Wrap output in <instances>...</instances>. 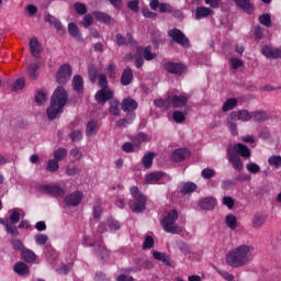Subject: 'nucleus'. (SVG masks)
<instances>
[{
    "label": "nucleus",
    "instance_id": "obj_29",
    "mask_svg": "<svg viewBox=\"0 0 281 281\" xmlns=\"http://www.w3.org/2000/svg\"><path fill=\"white\" fill-rule=\"evenodd\" d=\"M267 222V217L262 214H256L252 220V226L258 229L259 227H262L265 223Z\"/></svg>",
    "mask_w": 281,
    "mask_h": 281
},
{
    "label": "nucleus",
    "instance_id": "obj_45",
    "mask_svg": "<svg viewBox=\"0 0 281 281\" xmlns=\"http://www.w3.org/2000/svg\"><path fill=\"white\" fill-rule=\"evenodd\" d=\"M54 157L55 160L57 161H63V159H65L67 157V149L65 148H58L55 153H54Z\"/></svg>",
    "mask_w": 281,
    "mask_h": 281
},
{
    "label": "nucleus",
    "instance_id": "obj_17",
    "mask_svg": "<svg viewBox=\"0 0 281 281\" xmlns=\"http://www.w3.org/2000/svg\"><path fill=\"white\" fill-rule=\"evenodd\" d=\"M188 157H190V150L186 148L176 149L171 155L172 161L177 162L183 161V159H188Z\"/></svg>",
    "mask_w": 281,
    "mask_h": 281
},
{
    "label": "nucleus",
    "instance_id": "obj_18",
    "mask_svg": "<svg viewBox=\"0 0 281 281\" xmlns=\"http://www.w3.org/2000/svg\"><path fill=\"white\" fill-rule=\"evenodd\" d=\"M261 53L263 56H266V58H281V49H279V48L265 46L261 49Z\"/></svg>",
    "mask_w": 281,
    "mask_h": 281
},
{
    "label": "nucleus",
    "instance_id": "obj_60",
    "mask_svg": "<svg viewBox=\"0 0 281 281\" xmlns=\"http://www.w3.org/2000/svg\"><path fill=\"white\" fill-rule=\"evenodd\" d=\"M75 10L78 14H87V5L85 3H76Z\"/></svg>",
    "mask_w": 281,
    "mask_h": 281
},
{
    "label": "nucleus",
    "instance_id": "obj_33",
    "mask_svg": "<svg viewBox=\"0 0 281 281\" xmlns=\"http://www.w3.org/2000/svg\"><path fill=\"white\" fill-rule=\"evenodd\" d=\"M22 258L26 262H34L36 260V255L34 254V251L26 249L22 250Z\"/></svg>",
    "mask_w": 281,
    "mask_h": 281
},
{
    "label": "nucleus",
    "instance_id": "obj_26",
    "mask_svg": "<svg viewBox=\"0 0 281 281\" xmlns=\"http://www.w3.org/2000/svg\"><path fill=\"white\" fill-rule=\"evenodd\" d=\"M15 273H19V276H29L30 274V268H27V265L24 262H18L14 266Z\"/></svg>",
    "mask_w": 281,
    "mask_h": 281
},
{
    "label": "nucleus",
    "instance_id": "obj_23",
    "mask_svg": "<svg viewBox=\"0 0 281 281\" xmlns=\"http://www.w3.org/2000/svg\"><path fill=\"white\" fill-rule=\"evenodd\" d=\"M233 1H235V3L248 14H251V12H254V4H251L249 0H233Z\"/></svg>",
    "mask_w": 281,
    "mask_h": 281
},
{
    "label": "nucleus",
    "instance_id": "obj_55",
    "mask_svg": "<svg viewBox=\"0 0 281 281\" xmlns=\"http://www.w3.org/2000/svg\"><path fill=\"white\" fill-rule=\"evenodd\" d=\"M10 221L13 224L19 223L21 221V214L19 213V210L14 209L10 215Z\"/></svg>",
    "mask_w": 281,
    "mask_h": 281
},
{
    "label": "nucleus",
    "instance_id": "obj_34",
    "mask_svg": "<svg viewBox=\"0 0 281 281\" xmlns=\"http://www.w3.org/2000/svg\"><path fill=\"white\" fill-rule=\"evenodd\" d=\"M195 190H196V184H194L193 182H187L181 187L182 194H190Z\"/></svg>",
    "mask_w": 281,
    "mask_h": 281
},
{
    "label": "nucleus",
    "instance_id": "obj_54",
    "mask_svg": "<svg viewBox=\"0 0 281 281\" xmlns=\"http://www.w3.org/2000/svg\"><path fill=\"white\" fill-rule=\"evenodd\" d=\"M48 172H56L58 171V161L50 159L48 160L47 168Z\"/></svg>",
    "mask_w": 281,
    "mask_h": 281
},
{
    "label": "nucleus",
    "instance_id": "obj_46",
    "mask_svg": "<svg viewBox=\"0 0 281 281\" xmlns=\"http://www.w3.org/2000/svg\"><path fill=\"white\" fill-rule=\"evenodd\" d=\"M246 170H248L250 175H258V172H260V166H258L256 162H250L246 165Z\"/></svg>",
    "mask_w": 281,
    "mask_h": 281
},
{
    "label": "nucleus",
    "instance_id": "obj_47",
    "mask_svg": "<svg viewBox=\"0 0 281 281\" xmlns=\"http://www.w3.org/2000/svg\"><path fill=\"white\" fill-rule=\"evenodd\" d=\"M269 166H274V168H281V156H271L268 159Z\"/></svg>",
    "mask_w": 281,
    "mask_h": 281
},
{
    "label": "nucleus",
    "instance_id": "obj_31",
    "mask_svg": "<svg viewBox=\"0 0 281 281\" xmlns=\"http://www.w3.org/2000/svg\"><path fill=\"white\" fill-rule=\"evenodd\" d=\"M72 87L75 91H77V93H82V88H83L82 77L75 76L72 80Z\"/></svg>",
    "mask_w": 281,
    "mask_h": 281
},
{
    "label": "nucleus",
    "instance_id": "obj_62",
    "mask_svg": "<svg viewBox=\"0 0 281 281\" xmlns=\"http://www.w3.org/2000/svg\"><path fill=\"white\" fill-rule=\"evenodd\" d=\"M223 204L226 205L228 210H232V207H234V200L232 199V196H224Z\"/></svg>",
    "mask_w": 281,
    "mask_h": 281
},
{
    "label": "nucleus",
    "instance_id": "obj_30",
    "mask_svg": "<svg viewBox=\"0 0 281 281\" xmlns=\"http://www.w3.org/2000/svg\"><path fill=\"white\" fill-rule=\"evenodd\" d=\"M98 128H100V124L95 121H90L87 125L86 133L88 136L95 135V133H98Z\"/></svg>",
    "mask_w": 281,
    "mask_h": 281
},
{
    "label": "nucleus",
    "instance_id": "obj_6",
    "mask_svg": "<svg viewBox=\"0 0 281 281\" xmlns=\"http://www.w3.org/2000/svg\"><path fill=\"white\" fill-rule=\"evenodd\" d=\"M98 80L101 90L97 92L95 100L99 104H104L106 100H111V98H113V91L108 86L106 75H99Z\"/></svg>",
    "mask_w": 281,
    "mask_h": 281
},
{
    "label": "nucleus",
    "instance_id": "obj_14",
    "mask_svg": "<svg viewBox=\"0 0 281 281\" xmlns=\"http://www.w3.org/2000/svg\"><path fill=\"white\" fill-rule=\"evenodd\" d=\"M151 10L159 11L161 13L172 12V7L168 3H160L159 0H151L149 2Z\"/></svg>",
    "mask_w": 281,
    "mask_h": 281
},
{
    "label": "nucleus",
    "instance_id": "obj_35",
    "mask_svg": "<svg viewBox=\"0 0 281 281\" xmlns=\"http://www.w3.org/2000/svg\"><path fill=\"white\" fill-rule=\"evenodd\" d=\"M116 43H117V45H128V43H130V45H133V35L127 34V40H126V38H124V36L117 34Z\"/></svg>",
    "mask_w": 281,
    "mask_h": 281
},
{
    "label": "nucleus",
    "instance_id": "obj_27",
    "mask_svg": "<svg viewBox=\"0 0 281 281\" xmlns=\"http://www.w3.org/2000/svg\"><path fill=\"white\" fill-rule=\"evenodd\" d=\"M38 69H41L38 64H32L27 67V76L31 80H36V78H38Z\"/></svg>",
    "mask_w": 281,
    "mask_h": 281
},
{
    "label": "nucleus",
    "instance_id": "obj_41",
    "mask_svg": "<svg viewBox=\"0 0 281 281\" xmlns=\"http://www.w3.org/2000/svg\"><path fill=\"white\" fill-rule=\"evenodd\" d=\"M153 256L156 260H160L161 262H165V265H170V259L168 256H166V254L154 251Z\"/></svg>",
    "mask_w": 281,
    "mask_h": 281
},
{
    "label": "nucleus",
    "instance_id": "obj_10",
    "mask_svg": "<svg viewBox=\"0 0 281 281\" xmlns=\"http://www.w3.org/2000/svg\"><path fill=\"white\" fill-rule=\"evenodd\" d=\"M71 78V66L65 64L60 66L56 75V81L59 85H65Z\"/></svg>",
    "mask_w": 281,
    "mask_h": 281
},
{
    "label": "nucleus",
    "instance_id": "obj_22",
    "mask_svg": "<svg viewBox=\"0 0 281 281\" xmlns=\"http://www.w3.org/2000/svg\"><path fill=\"white\" fill-rule=\"evenodd\" d=\"M94 18L97 21H100L101 23H105V25H113L115 21L111 19V15L102 12H94Z\"/></svg>",
    "mask_w": 281,
    "mask_h": 281
},
{
    "label": "nucleus",
    "instance_id": "obj_57",
    "mask_svg": "<svg viewBox=\"0 0 281 281\" xmlns=\"http://www.w3.org/2000/svg\"><path fill=\"white\" fill-rule=\"evenodd\" d=\"M244 63L243 60L234 57V58H231V66H232V69H239V67H243Z\"/></svg>",
    "mask_w": 281,
    "mask_h": 281
},
{
    "label": "nucleus",
    "instance_id": "obj_4",
    "mask_svg": "<svg viewBox=\"0 0 281 281\" xmlns=\"http://www.w3.org/2000/svg\"><path fill=\"white\" fill-rule=\"evenodd\" d=\"M122 110L127 113L126 119H123L121 121H117L116 125L117 126H128V124L133 123V120H135V111L137 109V101L131 99V97L126 98L123 100L122 104Z\"/></svg>",
    "mask_w": 281,
    "mask_h": 281
},
{
    "label": "nucleus",
    "instance_id": "obj_7",
    "mask_svg": "<svg viewBox=\"0 0 281 281\" xmlns=\"http://www.w3.org/2000/svg\"><path fill=\"white\" fill-rule=\"evenodd\" d=\"M130 192L134 199V202L130 204L132 212H135L136 214H139V212H144V210H146L145 195L139 192V189L137 187H132L130 189Z\"/></svg>",
    "mask_w": 281,
    "mask_h": 281
},
{
    "label": "nucleus",
    "instance_id": "obj_36",
    "mask_svg": "<svg viewBox=\"0 0 281 281\" xmlns=\"http://www.w3.org/2000/svg\"><path fill=\"white\" fill-rule=\"evenodd\" d=\"M154 104L156 106H159V109H165V110H168L170 109V97L167 99V100H164V99H156L154 101Z\"/></svg>",
    "mask_w": 281,
    "mask_h": 281
},
{
    "label": "nucleus",
    "instance_id": "obj_28",
    "mask_svg": "<svg viewBox=\"0 0 281 281\" xmlns=\"http://www.w3.org/2000/svg\"><path fill=\"white\" fill-rule=\"evenodd\" d=\"M130 82H133V70L127 68L123 71V75L121 77V83L127 86Z\"/></svg>",
    "mask_w": 281,
    "mask_h": 281
},
{
    "label": "nucleus",
    "instance_id": "obj_3",
    "mask_svg": "<svg viewBox=\"0 0 281 281\" xmlns=\"http://www.w3.org/2000/svg\"><path fill=\"white\" fill-rule=\"evenodd\" d=\"M65 104H67V91H65V88L58 87L52 97L50 106L47 109L48 119L56 120V116L63 111Z\"/></svg>",
    "mask_w": 281,
    "mask_h": 281
},
{
    "label": "nucleus",
    "instance_id": "obj_44",
    "mask_svg": "<svg viewBox=\"0 0 281 281\" xmlns=\"http://www.w3.org/2000/svg\"><path fill=\"white\" fill-rule=\"evenodd\" d=\"M251 115V120H255V122H265L267 120V113L262 111L254 112Z\"/></svg>",
    "mask_w": 281,
    "mask_h": 281
},
{
    "label": "nucleus",
    "instance_id": "obj_52",
    "mask_svg": "<svg viewBox=\"0 0 281 281\" xmlns=\"http://www.w3.org/2000/svg\"><path fill=\"white\" fill-rule=\"evenodd\" d=\"M172 117L178 124L186 122V114L181 111H175Z\"/></svg>",
    "mask_w": 281,
    "mask_h": 281
},
{
    "label": "nucleus",
    "instance_id": "obj_63",
    "mask_svg": "<svg viewBox=\"0 0 281 281\" xmlns=\"http://www.w3.org/2000/svg\"><path fill=\"white\" fill-rule=\"evenodd\" d=\"M108 227H110V229H120V222L113 220V218H110L108 220Z\"/></svg>",
    "mask_w": 281,
    "mask_h": 281
},
{
    "label": "nucleus",
    "instance_id": "obj_40",
    "mask_svg": "<svg viewBox=\"0 0 281 281\" xmlns=\"http://www.w3.org/2000/svg\"><path fill=\"white\" fill-rule=\"evenodd\" d=\"M237 120H240L241 122H249V120H251V113L247 110H240L237 113Z\"/></svg>",
    "mask_w": 281,
    "mask_h": 281
},
{
    "label": "nucleus",
    "instance_id": "obj_24",
    "mask_svg": "<svg viewBox=\"0 0 281 281\" xmlns=\"http://www.w3.org/2000/svg\"><path fill=\"white\" fill-rule=\"evenodd\" d=\"M45 21L49 23L50 25H54V27L57 30V32H65V29L63 27V23L53 15L47 14L45 16Z\"/></svg>",
    "mask_w": 281,
    "mask_h": 281
},
{
    "label": "nucleus",
    "instance_id": "obj_48",
    "mask_svg": "<svg viewBox=\"0 0 281 281\" xmlns=\"http://www.w3.org/2000/svg\"><path fill=\"white\" fill-rule=\"evenodd\" d=\"M35 102H37L38 104H45V102H47V93H45L44 91H37L35 95Z\"/></svg>",
    "mask_w": 281,
    "mask_h": 281
},
{
    "label": "nucleus",
    "instance_id": "obj_38",
    "mask_svg": "<svg viewBox=\"0 0 281 281\" xmlns=\"http://www.w3.org/2000/svg\"><path fill=\"white\" fill-rule=\"evenodd\" d=\"M0 223L4 225L5 232L8 234H11V236H19V229L16 228V226H13L12 224L3 223V220H0Z\"/></svg>",
    "mask_w": 281,
    "mask_h": 281
},
{
    "label": "nucleus",
    "instance_id": "obj_16",
    "mask_svg": "<svg viewBox=\"0 0 281 281\" xmlns=\"http://www.w3.org/2000/svg\"><path fill=\"white\" fill-rule=\"evenodd\" d=\"M170 104L176 109H181V106H186L188 104V97L186 94L169 97Z\"/></svg>",
    "mask_w": 281,
    "mask_h": 281
},
{
    "label": "nucleus",
    "instance_id": "obj_11",
    "mask_svg": "<svg viewBox=\"0 0 281 281\" xmlns=\"http://www.w3.org/2000/svg\"><path fill=\"white\" fill-rule=\"evenodd\" d=\"M164 68L169 74H173L175 76H181V74H186L188 71V68H186L183 64H179L175 61L165 63Z\"/></svg>",
    "mask_w": 281,
    "mask_h": 281
},
{
    "label": "nucleus",
    "instance_id": "obj_42",
    "mask_svg": "<svg viewBox=\"0 0 281 281\" xmlns=\"http://www.w3.org/2000/svg\"><path fill=\"white\" fill-rule=\"evenodd\" d=\"M153 256L156 260H160L161 262H165V265H170V259L168 256H166V254L154 251Z\"/></svg>",
    "mask_w": 281,
    "mask_h": 281
},
{
    "label": "nucleus",
    "instance_id": "obj_59",
    "mask_svg": "<svg viewBox=\"0 0 281 281\" xmlns=\"http://www.w3.org/2000/svg\"><path fill=\"white\" fill-rule=\"evenodd\" d=\"M214 175H216L214 169L206 168L202 171L203 179H212V177H214Z\"/></svg>",
    "mask_w": 281,
    "mask_h": 281
},
{
    "label": "nucleus",
    "instance_id": "obj_15",
    "mask_svg": "<svg viewBox=\"0 0 281 281\" xmlns=\"http://www.w3.org/2000/svg\"><path fill=\"white\" fill-rule=\"evenodd\" d=\"M168 177L161 172H151L146 176L145 183H164V180Z\"/></svg>",
    "mask_w": 281,
    "mask_h": 281
},
{
    "label": "nucleus",
    "instance_id": "obj_19",
    "mask_svg": "<svg viewBox=\"0 0 281 281\" xmlns=\"http://www.w3.org/2000/svg\"><path fill=\"white\" fill-rule=\"evenodd\" d=\"M81 201H82V194L79 191L71 193L66 198L67 205H72L74 207H76V205H80Z\"/></svg>",
    "mask_w": 281,
    "mask_h": 281
},
{
    "label": "nucleus",
    "instance_id": "obj_51",
    "mask_svg": "<svg viewBox=\"0 0 281 281\" xmlns=\"http://www.w3.org/2000/svg\"><path fill=\"white\" fill-rule=\"evenodd\" d=\"M259 22L261 23V25H265L266 27H271V15L262 14L259 18Z\"/></svg>",
    "mask_w": 281,
    "mask_h": 281
},
{
    "label": "nucleus",
    "instance_id": "obj_32",
    "mask_svg": "<svg viewBox=\"0 0 281 281\" xmlns=\"http://www.w3.org/2000/svg\"><path fill=\"white\" fill-rule=\"evenodd\" d=\"M225 221L229 229H236V227H238V220L236 218V216H234V214L227 215Z\"/></svg>",
    "mask_w": 281,
    "mask_h": 281
},
{
    "label": "nucleus",
    "instance_id": "obj_5",
    "mask_svg": "<svg viewBox=\"0 0 281 281\" xmlns=\"http://www.w3.org/2000/svg\"><path fill=\"white\" fill-rule=\"evenodd\" d=\"M177 218H179V213H177V210H171L166 214L161 221L165 232L168 234H181V232H183V227L176 224Z\"/></svg>",
    "mask_w": 281,
    "mask_h": 281
},
{
    "label": "nucleus",
    "instance_id": "obj_43",
    "mask_svg": "<svg viewBox=\"0 0 281 281\" xmlns=\"http://www.w3.org/2000/svg\"><path fill=\"white\" fill-rule=\"evenodd\" d=\"M236 104H238V100L236 99H228L224 105H223V111L227 112V111H232V109H234L236 106Z\"/></svg>",
    "mask_w": 281,
    "mask_h": 281
},
{
    "label": "nucleus",
    "instance_id": "obj_8",
    "mask_svg": "<svg viewBox=\"0 0 281 281\" xmlns=\"http://www.w3.org/2000/svg\"><path fill=\"white\" fill-rule=\"evenodd\" d=\"M142 56L145 58V60H153L155 58V54L150 52V47H137L136 48V56H135V65L137 69L142 68L144 65V59Z\"/></svg>",
    "mask_w": 281,
    "mask_h": 281
},
{
    "label": "nucleus",
    "instance_id": "obj_37",
    "mask_svg": "<svg viewBox=\"0 0 281 281\" xmlns=\"http://www.w3.org/2000/svg\"><path fill=\"white\" fill-rule=\"evenodd\" d=\"M155 159V153H147L144 157H143V166L145 168H150V166H153V160Z\"/></svg>",
    "mask_w": 281,
    "mask_h": 281
},
{
    "label": "nucleus",
    "instance_id": "obj_25",
    "mask_svg": "<svg viewBox=\"0 0 281 281\" xmlns=\"http://www.w3.org/2000/svg\"><path fill=\"white\" fill-rule=\"evenodd\" d=\"M200 207L202 210H214L216 207V199L214 198H205L200 202Z\"/></svg>",
    "mask_w": 281,
    "mask_h": 281
},
{
    "label": "nucleus",
    "instance_id": "obj_21",
    "mask_svg": "<svg viewBox=\"0 0 281 281\" xmlns=\"http://www.w3.org/2000/svg\"><path fill=\"white\" fill-rule=\"evenodd\" d=\"M30 49L32 56H34V58H38V55L41 54V44L38 43V40L36 37L31 38Z\"/></svg>",
    "mask_w": 281,
    "mask_h": 281
},
{
    "label": "nucleus",
    "instance_id": "obj_58",
    "mask_svg": "<svg viewBox=\"0 0 281 281\" xmlns=\"http://www.w3.org/2000/svg\"><path fill=\"white\" fill-rule=\"evenodd\" d=\"M142 12L145 19H157V13L151 12L148 8H144Z\"/></svg>",
    "mask_w": 281,
    "mask_h": 281
},
{
    "label": "nucleus",
    "instance_id": "obj_1",
    "mask_svg": "<svg viewBox=\"0 0 281 281\" xmlns=\"http://www.w3.org/2000/svg\"><path fill=\"white\" fill-rule=\"evenodd\" d=\"M254 259V246L243 244L232 249L226 255V262L231 267H245Z\"/></svg>",
    "mask_w": 281,
    "mask_h": 281
},
{
    "label": "nucleus",
    "instance_id": "obj_50",
    "mask_svg": "<svg viewBox=\"0 0 281 281\" xmlns=\"http://www.w3.org/2000/svg\"><path fill=\"white\" fill-rule=\"evenodd\" d=\"M110 113H112V115H120V102L119 101H111Z\"/></svg>",
    "mask_w": 281,
    "mask_h": 281
},
{
    "label": "nucleus",
    "instance_id": "obj_2",
    "mask_svg": "<svg viewBox=\"0 0 281 281\" xmlns=\"http://www.w3.org/2000/svg\"><path fill=\"white\" fill-rule=\"evenodd\" d=\"M227 156L228 161L232 162V166L235 170H243V160H240V157L249 159V157H251V150L244 144L237 143L235 145L228 146Z\"/></svg>",
    "mask_w": 281,
    "mask_h": 281
},
{
    "label": "nucleus",
    "instance_id": "obj_64",
    "mask_svg": "<svg viewBox=\"0 0 281 281\" xmlns=\"http://www.w3.org/2000/svg\"><path fill=\"white\" fill-rule=\"evenodd\" d=\"M106 74L110 78H113L115 76V65L110 64L106 68Z\"/></svg>",
    "mask_w": 281,
    "mask_h": 281
},
{
    "label": "nucleus",
    "instance_id": "obj_49",
    "mask_svg": "<svg viewBox=\"0 0 281 281\" xmlns=\"http://www.w3.org/2000/svg\"><path fill=\"white\" fill-rule=\"evenodd\" d=\"M100 214H102V202L97 200L93 206L94 218H100Z\"/></svg>",
    "mask_w": 281,
    "mask_h": 281
},
{
    "label": "nucleus",
    "instance_id": "obj_53",
    "mask_svg": "<svg viewBox=\"0 0 281 281\" xmlns=\"http://www.w3.org/2000/svg\"><path fill=\"white\" fill-rule=\"evenodd\" d=\"M25 87V79L19 78L12 86L13 91H21Z\"/></svg>",
    "mask_w": 281,
    "mask_h": 281
},
{
    "label": "nucleus",
    "instance_id": "obj_12",
    "mask_svg": "<svg viewBox=\"0 0 281 281\" xmlns=\"http://www.w3.org/2000/svg\"><path fill=\"white\" fill-rule=\"evenodd\" d=\"M169 36L178 43V45H182V47H189L190 42L188 41V37L181 32L180 30L173 29L168 32Z\"/></svg>",
    "mask_w": 281,
    "mask_h": 281
},
{
    "label": "nucleus",
    "instance_id": "obj_9",
    "mask_svg": "<svg viewBox=\"0 0 281 281\" xmlns=\"http://www.w3.org/2000/svg\"><path fill=\"white\" fill-rule=\"evenodd\" d=\"M142 142H150V137L144 133H139L132 143H125L123 145L124 153H135V150L139 149Z\"/></svg>",
    "mask_w": 281,
    "mask_h": 281
},
{
    "label": "nucleus",
    "instance_id": "obj_56",
    "mask_svg": "<svg viewBox=\"0 0 281 281\" xmlns=\"http://www.w3.org/2000/svg\"><path fill=\"white\" fill-rule=\"evenodd\" d=\"M153 245H155V239H153L151 236H146L143 249H150L153 248Z\"/></svg>",
    "mask_w": 281,
    "mask_h": 281
},
{
    "label": "nucleus",
    "instance_id": "obj_20",
    "mask_svg": "<svg viewBox=\"0 0 281 281\" xmlns=\"http://www.w3.org/2000/svg\"><path fill=\"white\" fill-rule=\"evenodd\" d=\"M212 14H214V11L206 7H199L195 10V19L198 21H201V19H206V16H210Z\"/></svg>",
    "mask_w": 281,
    "mask_h": 281
},
{
    "label": "nucleus",
    "instance_id": "obj_13",
    "mask_svg": "<svg viewBox=\"0 0 281 281\" xmlns=\"http://www.w3.org/2000/svg\"><path fill=\"white\" fill-rule=\"evenodd\" d=\"M41 190L52 196H65V190L57 184H43Z\"/></svg>",
    "mask_w": 281,
    "mask_h": 281
},
{
    "label": "nucleus",
    "instance_id": "obj_39",
    "mask_svg": "<svg viewBox=\"0 0 281 281\" xmlns=\"http://www.w3.org/2000/svg\"><path fill=\"white\" fill-rule=\"evenodd\" d=\"M68 32L70 34V36H74V38H80V30L78 29V26L74 23H70L68 25Z\"/></svg>",
    "mask_w": 281,
    "mask_h": 281
},
{
    "label": "nucleus",
    "instance_id": "obj_61",
    "mask_svg": "<svg viewBox=\"0 0 281 281\" xmlns=\"http://www.w3.org/2000/svg\"><path fill=\"white\" fill-rule=\"evenodd\" d=\"M35 241L37 245H45V243H47V235H43V234L35 235Z\"/></svg>",
    "mask_w": 281,
    "mask_h": 281
}]
</instances>
